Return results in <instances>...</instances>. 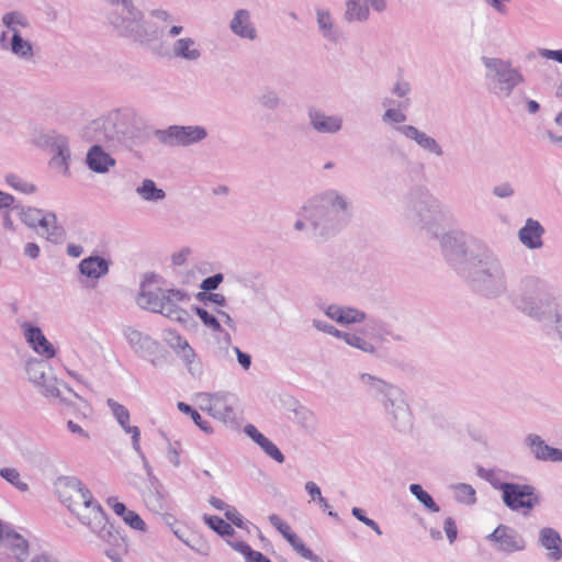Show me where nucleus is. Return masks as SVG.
Instances as JSON below:
<instances>
[{
    "label": "nucleus",
    "instance_id": "obj_40",
    "mask_svg": "<svg viewBox=\"0 0 562 562\" xmlns=\"http://www.w3.org/2000/svg\"><path fill=\"white\" fill-rule=\"evenodd\" d=\"M7 541L16 559L23 561L29 552V542L21 535L14 531L7 533Z\"/></svg>",
    "mask_w": 562,
    "mask_h": 562
},
{
    "label": "nucleus",
    "instance_id": "obj_11",
    "mask_svg": "<svg viewBox=\"0 0 562 562\" xmlns=\"http://www.w3.org/2000/svg\"><path fill=\"white\" fill-rule=\"evenodd\" d=\"M123 335L134 352L148 360L155 368H161L167 363L168 352L149 335L127 326Z\"/></svg>",
    "mask_w": 562,
    "mask_h": 562
},
{
    "label": "nucleus",
    "instance_id": "obj_12",
    "mask_svg": "<svg viewBox=\"0 0 562 562\" xmlns=\"http://www.w3.org/2000/svg\"><path fill=\"white\" fill-rule=\"evenodd\" d=\"M207 135L206 128L201 125H171L166 130L156 132V136L161 144L182 147L201 143Z\"/></svg>",
    "mask_w": 562,
    "mask_h": 562
},
{
    "label": "nucleus",
    "instance_id": "obj_51",
    "mask_svg": "<svg viewBox=\"0 0 562 562\" xmlns=\"http://www.w3.org/2000/svg\"><path fill=\"white\" fill-rule=\"evenodd\" d=\"M367 318V315L364 312L357 310L351 306H344L342 307V318L340 324L341 325H350L356 323H361Z\"/></svg>",
    "mask_w": 562,
    "mask_h": 562
},
{
    "label": "nucleus",
    "instance_id": "obj_22",
    "mask_svg": "<svg viewBox=\"0 0 562 562\" xmlns=\"http://www.w3.org/2000/svg\"><path fill=\"white\" fill-rule=\"evenodd\" d=\"M525 443L537 460L562 462V450L547 445L540 436L530 434L525 438Z\"/></svg>",
    "mask_w": 562,
    "mask_h": 562
},
{
    "label": "nucleus",
    "instance_id": "obj_60",
    "mask_svg": "<svg viewBox=\"0 0 562 562\" xmlns=\"http://www.w3.org/2000/svg\"><path fill=\"white\" fill-rule=\"evenodd\" d=\"M515 190L508 182L497 184L493 188V194L497 198L505 199L514 195Z\"/></svg>",
    "mask_w": 562,
    "mask_h": 562
},
{
    "label": "nucleus",
    "instance_id": "obj_56",
    "mask_svg": "<svg viewBox=\"0 0 562 562\" xmlns=\"http://www.w3.org/2000/svg\"><path fill=\"white\" fill-rule=\"evenodd\" d=\"M351 514L353 517H356L359 521L371 528L378 536L382 535V530L379 527V525L371 518L367 517L364 515V510L359 507H353L351 509Z\"/></svg>",
    "mask_w": 562,
    "mask_h": 562
},
{
    "label": "nucleus",
    "instance_id": "obj_2",
    "mask_svg": "<svg viewBox=\"0 0 562 562\" xmlns=\"http://www.w3.org/2000/svg\"><path fill=\"white\" fill-rule=\"evenodd\" d=\"M312 237L326 241L348 226L353 215L351 200L337 189H326L311 196L302 206Z\"/></svg>",
    "mask_w": 562,
    "mask_h": 562
},
{
    "label": "nucleus",
    "instance_id": "obj_53",
    "mask_svg": "<svg viewBox=\"0 0 562 562\" xmlns=\"http://www.w3.org/2000/svg\"><path fill=\"white\" fill-rule=\"evenodd\" d=\"M177 356L183 361L191 373H194L195 368L193 367L195 360V352L193 348L186 342L181 348L176 351Z\"/></svg>",
    "mask_w": 562,
    "mask_h": 562
},
{
    "label": "nucleus",
    "instance_id": "obj_30",
    "mask_svg": "<svg viewBox=\"0 0 562 562\" xmlns=\"http://www.w3.org/2000/svg\"><path fill=\"white\" fill-rule=\"evenodd\" d=\"M244 431L256 443H258L270 458L276 460L278 463L284 462V456L280 451V449L267 437H265L260 431H258V429L254 425H246Z\"/></svg>",
    "mask_w": 562,
    "mask_h": 562
},
{
    "label": "nucleus",
    "instance_id": "obj_41",
    "mask_svg": "<svg viewBox=\"0 0 562 562\" xmlns=\"http://www.w3.org/2000/svg\"><path fill=\"white\" fill-rule=\"evenodd\" d=\"M409 492L424 505L427 510L431 513H438L440 510V507L434 501L432 496L426 492L420 484H411Z\"/></svg>",
    "mask_w": 562,
    "mask_h": 562
},
{
    "label": "nucleus",
    "instance_id": "obj_63",
    "mask_svg": "<svg viewBox=\"0 0 562 562\" xmlns=\"http://www.w3.org/2000/svg\"><path fill=\"white\" fill-rule=\"evenodd\" d=\"M225 517L227 518V520H229L236 527H238V528L245 527L243 517L235 507H233V506L227 507V510L225 512Z\"/></svg>",
    "mask_w": 562,
    "mask_h": 562
},
{
    "label": "nucleus",
    "instance_id": "obj_27",
    "mask_svg": "<svg viewBox=\"0 0 562 562\" xmlns=\"http://www.w3.org/2000/svg\"><path fill=\"white\" fill-rule=\"evenodd\" d=\"M171 52L175 58L195 63L202 57V49L192 37H181L173 42Z\"/></svg>",
    "mask_w": 562,
    "mask_h": 562
},
{
    "label": "nucleus",
    "instance_id": "obj_13",
    "mask_svg": "<svg viewBox=\"0 0 562 562\" xmlns=\"http://www.w3.org/2000/svg\"><path fill=\"white\" fill-rule=\"evenodd\" d=\"M518 310L546 325L553 324L562 313V307L559 306L550 290L539 296H535L527 304H519Z\"/></svg>",
    "mask_w": 562,
    "mask_h": 562
},
{
    "label": "nucleus",
    "instance_id": "obj_29",
    "mask_svg": "<svg viewBox=\"0 0 562 562\" xmlns=\"http://www.w3.org/2000/svg\"><path fill=\"white\" fill-rule=\"evenodd\" d=\"M86 162L92 171L97 173H104L110 167L115 165V159L105 153L98 143L88 150Z\"/></svg>",
    "mask_w": 562,
    "mask_h": 562
},
{
    "label": "nucleus",
    "instance_id": "obj_3",
    "mask_svg": "<svg viewBox=\"0 0 562 562\" xmlns=\"http://www.w3.org/2000/svg\"><path fill=\"white\" fill-rule=\"evenodd\" d=\"M370 395L379 403L387 425L405 434L413 428V415L402 387L369 373L359 376Z\"/></svg>",
    "mask_w": 562,
    "mask_h": 562
},
{
    "label": "nucleus",
    "instance_id": "obj_61",
    "mask_svg": "<svg viewBox=\"0 0 562 562\" xmlns=\"http://www.w3.org/2000/svg\"><path fill=\"white\" fill-rule=\"evenodd\" d=\"M227 543L236 551L240 552L243 555H245L246 560L250 558V555L255 552L250 548L249 544H247L244 541L239 540H227Z\"/></svg>",
    "mask_w": 562,
    "mask_h": 562
},
{
    "label": "nucleus",
    "instance_id": "obj_6",
    "mask_svg": "<svg viewBox=\"0 0 562 562\" xmlns=\"http://www.w3.org/2000/svg\"><path fill=\"white\" fill-rule=\"evenodd\" d=\"M80 521L98 536L104 544V554L112 562H122L127 553V543L121 532L109 524L102 507H94L93 516L80 515Z\"/></svg>",
    "mask_w": 562,
    "mask_h": 562
},
{
    "label": "nucleus",
    "instance_id": "obj_4",
    "mask_svg": "<svg viewBox=\"0 0 562 562\" xmlns=\"http://www.w3.org/2000/svg\"><path fill=\"white\" fill-rule=\"evenodd\" d=\"M135 115L128 109H117L93 120L86 130V135L95 143L111 147L128 145L136 136Z\"/></svg>",
    "mask_w": 562,
    "mask_h": 562
},
{
    "label": "nucleus",
    "instance_id": "obj_25",
    "mask_svg": "<svg viewBox=\"0 0 562 562\" xmlns=\"http://www.w3.org/2000/svg\"><path fill=\"white\" fill-rule=\"evenodd\" d=\"M108 406L110 407L113 416L116 422L123 428L126 434H131L132 436V446L135 451H139V440H140V430L136 426H130V412L122 404L117 403L113 398H109L106 401Z\"/></svg>",
    "mask_w": 562,
    "mask_h": 562
},
{
    "label": "nucleus",
    "instance_id": "obj_14",
    "mask_svg": "<svg viewBox=\"0 0 562 562\" xmlns=\"http://www.w3.org/2000/svg\"><path fill=\"white\" fill-rule=\"evenodd\" d=\"M43 140L44 145L53 154L50 165L55 168H58L64 175H67L69 171V161L71 158L69 138L64 134L52 131L43 136Z\"/></svg>",
    "mask_w": 562,
    "mask_h": 562
},
{
    "label": "nucleus",
    "instance_id": "obj_10",
    "mask_svg": "<svg viewBox=\"0 0 562 562\" xmlns=\"http://www.w3.org/2000/svg\"><path fill=\"white\" fill-rule=\"evenodd\" d=\"M493 486L502 491L503 503L513 512L522 510L524 515H528L541 502L537 490L529 484L502 482L493 483Z\"/></svg>",
    "mask_w": 562,
    "mask_h": 562
},
{
    "label": "nucleus",
    "instance_id": "obj_64",
    "mask_svg": "<svg viewBox=\"0 0 562 562\" xmlns=\"http://www.w3.org/2000/svg\"><path fill=\"white\" fill-rule=\"evenodd\" d=\"M391 91L397 98H404L411 92V85L407 81L398 80L394 83Z\"/></svg>",
    "mask_w": 562,
    "mask_h": 562
},
{
    "label": "nucleus",
    "instance_id": "obj_7",
    "mask_svg": "<svg viewBox=\"0 0 562 562\" xmlns=\"http://www.w3.org/2000/svg\"><path fill=\"white\" fill-rule=\"evenodd\" d=\"M56 493L63 504L77 515L93 516L94 507H101L92 497L91 492L75 476H61L55 482Z\"/></svg>",
    "mask_w": 562,
    "mask_h": 562
},
{
    "label": "nucleus",
    "instance_id": "obj_42",
    "mask_svg": "<svg viewBox=\"0 0 562 562\" xmlns=\"http://www.w3.org/2000/svg\"><path fill=\"white\" fill-rule=\"evenodd\" d=\"M14 210L18 211V214L21 221L27 225L29 227H36L40 225L41 217L43 216V211L36 207H24L15 205Z\"/></svg>",
    "mask_w": 562,
    "mask_h": 562
},
{
    "label": "nucleus",
    "instance_id": "obj_9",
    "mask_svg": "<svg viewBox=\"0 0 562 562\" xmlns=\"http://www.w3.org/2000/svg\"><path fill=\"white\" fill-rule=\"evenodd\" d=\"M25 372L29 381L38 387L40 393L46 397L59 398L61 402H67L68 398L64 395L60 386L75 397H79L70 387L57 380L53 368L45 360H29L25 364Z\"/></svg>",
    "mask_w": 562,
    "mask_h": 562
},
{
    "label": "nucleus",
    "instance_id": "obj_59",
    "mask_svg": "<svg viewBox=\"0 0 562 562\" xmlns=\"http://www.w3.org/2000/svg\"><path fill=\"white\" fill-rule=\"evenodd\" d=\"M518 99H514V104L518 105L520 102L526 104V110L529 114H536L540 110V104L536 100L528 99L526 94L520 91L518 94Z\"/></svg>",
    "mask_w": 562,
    "mask_h": 562
},
{
    "label": "nucleus",
    "instance_id": "obj_48",
    "mask_svg": "<svg viewBox=\"0 0 562 562\" xmlns=\"http://www.w3.org/2000/svg\"><path fill=\"white\" fill-rule=\"evenodd\" d=\"M0 476L3 480H5L7 482H9L10 484H12L13 486H15L19 491H21V492L29 491L27 483L21 481L20 473L16 469L2 468L0 470Z\"/></svg>",
    "mask_w": 562,
    "mask_h": 562
},
{
    "label": "nucleus",
    "instance_id": "obj_32",
    "mask_svg": "<svg viewBox=\"0 0 562 562\" xmlns=\"http://www.w3.org/2000/svg\"><path fill=\"white\" fill-rule=\"evenodd\" d=\"M342 19L346 23H366L370 19V7L362 0H347Z\"/></svg>",
    "mask_w": 562,
    "mask_h": 562
},
{
    "label": "nucleus",
    "instance_id": "obj_43",
    "mask_svg": "<svg viewBox=\"0 0 562 562\" xmlns=\"http://www.w3.org/2000/svg\"><path fill=\"white\" fill-rule=\"evenodd\" d=\"M286 541L291 544L294 551L301 557L312 562H322L318 555H316L311 549L306 548L304 542L297 537L296 533L292 532Z\"/></svg>",
    "mask_w": 562,
    "mask_h": 562
},
{
    "label": "nucleus",
    "instance_id": "obj_36",
    "mask_svg": "<svg viewBox=\"0 0 562 562\" xmlns=\"http://www.w3.org/2000/svg\"><path fill=\"white\" fill-rule=\"evenodd\" d=\"M38 226L50 241L57 243L64 235L63 228L57 225V218L54 213L43 214Z\"/></svg>",
    "mask_w": 562,
    "mask_h": 562
},
{
    "label": "nucleus",
    "instance_id": "obj_20",
    "mask_svg": "<svg viewBox=\"0 0 562 562\" xmlns=\"http://www.w3.org/2000/svg\"><path fill=\"white\" fill-rule=\"evenodd\" d=\"M228 27L235 36L241 40L252 42L258 38V32L251 20V13L247 9L236 10L228 23Z\"/></svg>",
    "mask_w": 562,
    "mask_h": 562
},
{
    "label": "nucleus",
    "instance_id": "obj_24",
    "mask_svg": "<svg viewBox=\"0 0 562 562\" xmlns=\"http://www.w3.org/2000/svg\"><path fill=\"white\" fill-rule=\"evenodd\" d=\"M23 329L26 341L35 352L47 359L55 357L56 350L54 346L47 340L40 327L25 323Z\"/></svg>",
    "mask_w": 562,
    "mask_h": 562
},
{
    "label": "nucleus",
    "instance_id": "obj_5",
    "mask_svg": "<svg viewBox=\"0 0 562 562\" xmlns=\"http://www.w3.org/2000/svg\"><path fill=\"white\" fill-rule=\"evenodd\" d=\"M485 86L487 91L498 100H507L513 97L516 89L525 83L526 78L510 59L483 56Z\"/></svg>",
    "mask_w": 562,
    "mask_h": 562
},
{
    "label": "nucleus",
    "instance_id": "obj_26",
    "mask_svg": "<svg viewBox=\"0 0 562 562\" xmlns=\"http://www.w3.org/2000/svg\"><path fill=\"white\" fill-rule=\"evenodd\" d=\"M539 544L547 550V559L558 562L562 559V538L559 532L550 527H543L539 531Z\"/></svg>",
    "mask_w": 562,
    "mask_h": 562
},
{
    "label": "nucleus",
    "instance_id": "obj_47",
    "mask_svg": "<svg viewBox=\"0 0 562 562\" xmlns=\"http://www.w3.org/2000/svg\"><path fill=\"white\" fill-rule=\"evenodd\" d=\"M454 490V498L459 503H463L467 505H473L476 501L475 498V490L465 483H459L453 486Z\"/></svg>",
    "mask_w": 562,
    "mask_h": 562
},
{
    "label": "nucleus",
    "instance_id": "obj_1",
    "mask_svg": "<svg viewBox=\"0 0 562 562\" xmlns=\"http://www.w3.org/2000/svg\"><path fill=\"white\" fill-rule=\"evenodd\" d=\"M403 207L412 225L428 237L439 240L446 263L472 290L488 299L508 293V278L499 256L485 243L462 229L441 233L451 213L428 190H411L404 198Z\"/></svg>",
    "mask_w": 562,
    "mask_h": 562
},
{
    "label": "nucleus",
    "instance_id": "obj_21",
    "mask_svg": "<svg viewBox=\"0 0 562 562\" xmlns=\"http://www.w3.org/2000/svg\"><path fill=\"white\" fill-rule=\"evenodd\" d=\"M237 398L234 394L228 392H216L213 397V407H211V415L224 423H235L236 413L235 406Z\"/></svg>",
    "mask_w": 562,
    "mask_h": 562
},
{
    "label": "nucleus",
    "instance_id": "obj_45",
    "mask_svg": "<svg viewBox=\"0 0 562 562\" xmlns=\"http://www.w3.org/2000/svg\"><path fill=\"white\" fill-rule=\"evenodd\" d=\"M205 524L220 536L231 537L234 535V528L218 516H204Z\"/></svg>",
    "mask_w": 562,
    "mask_h": 562
},
{
    "label": "nucleus",
    "instance_id": "obj_15",
    "mask_svg": "<svg viewBox=\"0 0 562 562\" xmlns=\"http://www.w3.org/2000/svg\"><path fill=\"white\" fill-rule=\"evenodd\" d=\"M486 539L493 542L496 549L504 553L522 551L526 548L524 537L514 528L507 525H498Z\"/></svg>",
    "mask_w": 562,
    "mask_h": 562
},
{
    "label": "nucleus",
    "instance_id": "obj_55",
    "mask_svg": "<svg viewBox=\"0 0 562 562\" xmlns=\"http://www.w3.org/2000/svg\"><path fill=\"white\" fill-rule=\"evenodd\" d=\"M5 181L11 188L23 193H33L35 191L34 184L23 181L15 175H8Z\"/></svg>",
    "mask_w": 562,
    "mask_h": 562
},
{
    "label": "nucleus",
    "instance_id": "obj_46",
    "mask_svg": "<svg viewBox=\"0 0 562 562\" xmlns=\"http://www.w3.org/2000/svg\"><path fill=\"white\" fill-rule=\"evenodd\" d=\"M177 406L180 412L189 415L192 418V420L194 422V424L201 430H203L206 434L212 432V428H211L209 422L204 420L198 411L193 409L189 404L183 403V402H179L177 404Z\"/></svg>",
    "mask_w": 562,
    "mask_h": 562
},
{
    "label": "nucleus",
    "instance_id": "obj_18",
    "mask_svg": "<svg viewBox=\"0 0 562 562\" xmlns=\"http://www.w3.org/2000/svg\"><path fill=\"white\" fill-rule=\"evenodd\" d=\"M308 123L318 134H338L344 126V120L338 114H327L317 108L307 111Z\"/></svg>",
    "mask_w": 562,
    "mask_h": 562
},
{
    "label": "nucleus",
    "instance_id": "obj_33",
    "mask_svg": "<svg viewBox=\"0 0 562 562\" xmlns=\"http://www.w3.org/2000/svg\"><path fill=\"white\" fill-rule=\"evenodd\" d=\"M108 504L113 508V512L117 516L122 517L124 522L131 528L140 531L145 530L146 524L136 512L127 509L123 503L119 502L114 497H110L108 499Z\"/></svg>",
    "mask_w": 562,
    "mask_h": 562
},
{
    "label": "nucleus",
    "instance_id": "obj_31",
    "mask_svg": "<svg viewBox=\"0 0 562 562\" xmlns=\"http://www.w3.org/2000/svg\"><path fill=\"white\" fill-rule=\"evenodd\" d=\"M109 261L100 256H90L79 263L81 274L91 279H99L109 272Z\"/></svg>",
    "mask_w": 562,
    "mask_h": 562
},
{
    "label": "nucleus",
    "instance_id": "obj_54",
    "mask_svg": "<svg viewBox=\"0 0 562 562\" xmlns=\"http://www.w3.org/2000/svg\"><path fill=\"white\" fill-rule=\"evenodd\" d=\"M164 340L165 342L176 352L179 348H181L186 342L184 339L178 331L175 329H166L164 331Z\"/></svg>",
    "mask_w": 562,
    "mask_h": 562
},
{
    "label": "nucleus",
    "instance_id": "obj_39",
    "mask_svg": "<svg viewBox=\"0 0 562 562\" xmlns=\"http://www.w3.org/2000/svg\"><path fill=\"white\" fill-rule=\"evenodd\" d=\"M11 52L20 58L31 59L33 57V46L31 42L24 40L20 32H15L11 37Z\"/></svg>",
    "mask_w": 562,
    "mask_h": 562
},
{
    "label": "nucleus",
    "instance_id": "obj_58",
    "mask_svg": "<svg viewBox=\"0 0 562 562\" xmlns=\"http://www.w3.org/2000/svg\"><path fill=\"white\" fill-rule=\"evenodd\" d=\"M224 276L222 273H215L211 277L205 278L201 284L200 288L203 291L211 292L218 288V285L223 282Z\"/></svg>",
    "mask_w": 562,
    "mask_h": 562
},
{
    "label": "nucleus",
    "instance_id": "obj_23",
    "mask_svg": "<svg viewBox=\"0 0 562 562\" xmlns=\"http://www.w3.org/2000/svg\"><path fill=\"white\" fill-rule=\"evenodd\" d=\"M544 233L546 229L540 222L529 217L518 231V239L527 249L536 250L543 247Z\"/></svg>",
    "mask_w": 562,
    "mask_h": 562
},
{
    "label": "nucleus",
    "instance_id": "obj_35",
    "mask_svg": "<svg viewBox=\"0 0 562 562\" xmlns=\"http://www.w3.org/2000/svg\"><path fill=\"white\" fill-rule=\"evenodd\" d=\"M164 289L156 290H146V283H142L140 292L137 296V304L145 310H149L151 312L158 313L159 305L161 303L160 299L162 296Z\"/></svg>",
    "mask_w": 562,
    "mask_h": 562
},
{
    "label": "nucleus",
    "instance_id": "obj_50",
    "mask_svg": "<svg viewBox=\"0 0 562 562\" xmlns=\"http://www.w3.org/2000/svg\"><path fill=\"white\" fill-rule=\"evenodd\" d=\"M346 344L349 346L357 348L366 353H375L376 349L369 340L366 338L356 335V334H349V336H346Z\"/></svg>",
    "mask_w": 562,
    "mask_h": 562
},
{
    "label": "nucleus",
    "instance_id": "obj_62",
    "mask_svg": "<svg viewBox=\"0 0 562 562\" xmlns=\"http://www.w3.org/2000/svg\"><path fill=\"white\" fill-rule=\"evenodd\" d=\"M295 415L299 419V422L304 426V427H312L313 426V423H314V415L312 412H310L308 409L304 408V407H301L300 409L295 411Z\"/></svg>",
    "mask_w": 562,
    "mask_h": 562
},
{
    "label": "nucleus",
    "instance_id": "obj_44",
    "mask_svg": "<svg viewBox=\"0 0 562 562\" xmlns=\"http://www.w3.org/2000/svg\"><path fill=\"white\" fill-rule=\"evenodd\" d=\"M2 23L9 29L12 35L15 32H20L19 26L26 27L29 26L27 19L18 11L8 12L2 16Z\"/></svg>",
    "mask_w": 562,
    "mask_h": 562
},
{
    "label": "nucleus",
    "instance_id": "obj_17",
    "mask_svg": "<svg viewBox=\"0 0 562 562\" xmlns=\"http://www.w3.org/2000/svg\"><path fill=\"white\" fill-rule=\"evenodd\" d=\"M394 131L405 138L415 142L419 148L436 157L443 156L442 146L439 142L427 133L418 130L414 125H396Z\"/></svg>",
    "mask_w": 562,
    "mask_h": 562
},
{
    "label": "nucleus",
    "instance_id": "obj_8",
    "mask_svg": "<svg viewBox=\"0 0 562 562\" xmlns=\"http://www.w3.org/2000/svg\"><path fill=\"white\" fill-rule=\"evenodd\" d=\"M106 18L120 35L134 40L143 36V14L131 0H109Z\"/></svg>",
    "mask_w": 562,
    "mask_h": 562
},
{
    "label": "nucleus",
    "instance_id": "obj_49",
    "mask_svg": "<svg viewBox=\"0 0 562 562\" xmlns=\"http://www.w3.org/2000/svg\"><path fill=\"white\" fill-rule=\"evenodd\" d=\"M406 114L401 109H386L382 114V122L385 125H390L393 130L396 125H404L403 123L406 121Z\"/></svg>",
    "mask_w": 562,
    "mask_h": 562
},
{
    "label": "nucleus",
    "instance_id": "obj_52",
    "mask_svg": "<svg viewBox=\"0 0 562 562\" xmlns=\"http://www.w3.org/2000/svg\"><path fill=\"white\" fill-rule=\"evenodd\" d=\"M193 310L207 328H210L213 331L222 330V326L217 318L214 315L210 314L205 308L194 306Z\"/></svg>",
    "mask_w": 562,
    "mask_h": 562
},
{
    "label": "nucleus",
    "instance_id": "obj_34",
    "mask_svg": "<svg viewBox=\"0 0 562 562\" xmlns=\"http://www.w3.org/2000/svg\"><path fill=\"white\" fill-rule=\"evenodd\" d=\"M143 499L145 505L153 513H161L167 508V502L161 493V484L159 481L156 484L148 483L147 490L143 492Z\"/></svg>",
    "mask_w": 562,
    "mask_h": 562
},
{
    "label": "nucleus",
    "instance_id": "obj_28",
    "mask_svg": "<svg viewBox=\"0 0 562 562\" xmlns=\"http://www.w3.org/2000/svg\"><path fill=\"white\" fill-rule=\"evenodd\" d=\"M316 22L318 31L324 40L336 44L340 38V32L335 25L334 19L329 10L324 8L315 9Z\"/></svg>",
    "mask_w": 562,
    "mask_h": 562
},
{
    "label": "nucleus",
    "instance_id": "obj_57",
    "mask_svg": "<svg viewBox=\"0 0 562 562\" xmlns=\"http://www.w3.org/2000/svg\"><path fill=\"white\" fill-rule=\"evenodd\" d=\"M269 521L285 539L293 532L291 527L277 514H271L269 516Z\"/></svg>",
    "mask_w": 562,
    "mask_h": 562
},
{
    "label": "nucleus",
    "instance_id": "obj_38",
    "mask_svg": "<svg viewBox=\"0 0 562 562\" xmlns=\"http://www.w3.org/2000/svg\"><path fill=\"white\" fill-rule=\"evenodd\" d=\"M258 103L266 110L274 111L282 105L283 101L274 88L265 87L258 94Z\"/></svg>",
    "mask_w": 562,
    "mask_h": 562
},
{
    "label": "nucleus",
    "instance_id": "obj_19",
    "mask_svg": "<svg viewBox=\"0 0 562 562\" xmlns=\"http://www.w3.org/2000/svg\"><path fill=\"white\" fill-rule=\"evenodd\" d=\"M549 291L548 284L536 276H525L520 279L518 293L513 296V303L516 308H519V304H527L535 296H539L544 292Z\"/></svg>",
    "mask_w": 562,
    "mask_h": 562
},
{
    "label": "nucleus",
    "instance_id": "obj_37",
    "mask_svg": "<svg viewBox=\"0 0 562 562\" xmlns=\"http://www.w3.org/2000/svg\"><path fill=\"white\" fill-rule=\"evenodd\" d=\"M136 193L148 202H158L166 198L165 191L157 188L156 183L150 179L143 180L142 184L136 188Z\"/></svg>",
    "mask_w": 562,
    "mask_h": 562
},
{
    "label": "nucleus",
    "instance_id": "obj_16",
    "mask_svg": "<svg viewBox=\"0 0 562 562\" xmlns=\"http://www.w3.org/2000/svg\"><path fill=\"white\" fill-rule=\"evenodd\" d=\"M187 299H188V294L182 290H178V289L165 290L164 289L162 296L160 299L161 303L159 305L158 313L162 314L164 316H166L172 321H176V322H179L182 324H187L190 318V315L186 310L178 306L179 302L187 300Z\"/></svg>",
    "mask_w": 562,
    "mask_h": 562
}]
</instances>
